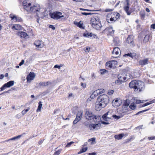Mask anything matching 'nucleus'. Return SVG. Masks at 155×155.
<instances>
[{"label": "nucleus", "mask_w": 155, "mask_h": 155, "mask_svg": "<svg viewBox=\"0 0 155 155\" xmlns=\"http://www.w3.org/2000/svg\"><path fill=\"white\" fill-rule=\"evenodd\" d=\"M109 101V98L107 95L103 94L100 95L97 98L96 103L95 109L97 111H100L106 107Z\"/></svg>", "instance_id": "obj_1"}, {"label": "nucleus", "mask_w": 155, "mask_h": 155, "mask_svg": "<svg viewBox=\"0 0 155 155\" xmlns=\"http://www.w3.org/2000/svg\"><path fill=\"white\" fill-rule=\"evenodd\" d=\"M27 12L36 13V15L38 18H37V21L39 23V19L41 18V15L45 14V10L44 8H40L39 5H36L32 7H30L29 9L28 8L27 9Z\"/></svg>", "instance_id": "obj_2"}, {"label": "nucleus", "mask_w": 155, "mask_h": 155, "mask_svg": "<svg viewBox=\"0 0 155 155\" xmlns=\"http://www.w3.org/2000/svg\"><path fill=\"white\" fill-rule=\"evenodd\" d=\"M90 23L92 26L96 29H99L101 27L100 19L97 16L93 17L91 18Z\"/></svg>", "instance_id": "obj_3"}, {"label": "nucleus", "mask_w": 155, "mask_h": 155, "mask_svg": "<svg viewBox=\"0 0 155 155\" xmlns=\"http://www.w3.org/2000/svg\"><path fill=\"white\" fill-rule=\"evenodd\" d=\"M127 72L124 71L121 73L119 74L118 76V78L120 81L124 82L127 80V78H129L128 77H127Z\"/></svg>", "instance_id": "obj_4"}, {"label": "nucleus", "mask_w": 155, "mask_h": 155, "mask_svg": "<svg viewBox=\"0 0 155 155\" xmlns=\"http://www.w3.org/2000/svg\"><path fill=\"white\" fill-rule=\"evenodd\" d=\"M117 64V61L114 60L107 62L106 63V68L109 69L111 68H114L116 67Z\"/></svg>", "instance_id": "obj_5"}, {"label": "nucleus", "mask_w": 155, "mask_h": 155, "mask_svg": "<svg viewBox=\"0 0 155 155\" xmlns=\"http://www.w3.org/2000/svg\"><path fill=\"white\" fill-rule=\"evenodd\" d=\"M136 84L134 91L136 92L141 91L144 86L143 83L140 81H137Z\"/></svg>", "instance_id": "obj_6"}, {"label": "nucleus", "mask_w": 155, "mask_h": 155, "mask_svg": "<svg viewBox=\"0 0 155 155\" xmlns=\"http://www.w3.org/2000/svg\"><path fill=\"white\" fill-rule=\"evenodd\" d=\"M50 16L51 18L55 19H58L64 17L61 12H54L51 14Z\"/></svg>", "instance_id": "obj_7"}, {"label": "nucleus", "mask_w": 155, "mask_h": 155, "mask_svg": "<svg viewBox=\"0 0 155 155\" xmlns=\"http://www.w3.org/2000/svg\"><path fill=\"white\" fill-rule=\"evenodd\" d=\"M122 101L119 98H117L113 100L112 102V105L115 107H117L120 105Z\"/></svg>", "instance_id": "obj_8"}, {"label": "nucleus", "mask_w": 155, "mask_h": 155, "mask_svg": "<svg viewBox=\"0 0 155 155\" xmlns=\"http://www.w3.org/2000/svg\"><path fill=\"white\" fill-rule=\"evenodd\" d=\"M94 114L89 110H86L85 112V117L88 120H92Z\"/></svg>", "instance_id": "obj_9"}, {"label": "nucleus", "mask_w": 155, "mask_h": 155, "mask_svg": "<svg viewBox=\"0 0 155 155\" xmlns=\"http://www.w3.org/2000/svg\"><path fill=\"white\" fill-rule=\"evenodd\" d=\"M83 112L81 111H79L77 113L76 117L73 122V124H76L81 119L82 117Z\"/></svg>", "instance_id": "obj_10"}, {"label": "nucleus", "mask_w": 155, "mask_h": 155, "mask_svg": "<svg viewBox=\"0 0 155 155\" xmlns=\"http://www.w3.org/2000/svg\"><path fill=\"white\" fill-rule=\"evenodd\" d=\"M104 92V89H100L96 90L94 91L91 95V97L93 98L97 96L98 95L103 93Z\"/></svg>", "instance_id": "obj_11"}, {"label": "nucleus", "mask_w": 155, "mask_h": 155, "mask_svg": "<svg viewBox=\"0 0 155 155\" xmlns=\"http://www.w3.org/2000/svg\"><path fill=\"white\" fill-rule=\"evenodd\" d=\"M103 31L108 35H112L114 34V31L112 27L110 26L106 28Z\"/></svg>", "instance_id": "obj_12"}, {"label": "nucleus", "mask_w": 155, "mask_h": 155, "mask_svg": "<svg viewBox=\"0 0 155 155\" xmlns=\"http://www.w3.org/2000/svg\"><path fill=\"white\" fill-rule=\"evenodd\" d=\"M126 5L124 7V9L127 13V15H129L131 13V11H129L130 4L129 0H126Z\"/></svg>", "instance_id": "obj_13"}, {"label": "nucleus", "mask_w": 155, "mask_h": 155, "mask_svg": "<svg viewBox=\"0 0 155 155\" xmlns=\"http://www.w3.org/2000/svg\"><path fill=\"white\" fill-rule=\"evenodd\" d=\"M101 124L100 123L96 124H91L89 127L90 129L92 130L95 129L97 130L100 128Z\"/></svg>", "instance_id": "obj_14"}, {"label": "nucleus", "mask_w": 155, "mask_h": 155, "mask_svg": "<svg viewBox=\"0 0 155 155\" xmlns=\"http://www.w3.org/2000/svg\"><path fill=\"white\" fill-rule=\"evenodd\" d=\"M35 77V74L32 72H31L27 76L26 78L27 81L28 82H30L31 80H33Z\"/></svg>", "instance_id": "obj_15"}, {"label": "nucleus", "mask_w": 155, "mask_h": 155, "mask_svg": "<svg viewBox=\"0 0 155 155\" xmlns=\"http://www.w3.org/2000/svg\"><path fill=\"white\" fill-rule=\"evenodd\" d=\"M109 113L110 112H108L102 116V117L104 120L105 121H108L111 118L112 116L110 115Z\"/></svg>", "instance_id": "obj_16"}, {"label": "nucleus", "mask_w": 155, "mask_h": 155, "mask_svg": "<svg viewBox=\"0 0 155 155\" xmlns=\"http://www.w3.org/2000/svg\"><path fill=\"white\" fill-rule=\"evenodd\" d=\"M31 3H28L26 1H24L23 2V5L24 6V8L27 11V9H29Z\"/></svg>", "instance_id": "obj_17"}, {"label": "nucleus", "mask_w": 155, "mask_h": 155, "mask_svg": "<svg viewBox=\"0 0 155 155\" xmlns=\"http://www.w3.org/2000/svg\"><path fill=\"white\" fill-rule=\"evenodd\" d=\"M83 36L85 37H87L88 38H95L96 37V35L93 34L92 33L86 32L84 33L83 35Z\"/></svg>", "instance_id": "obj_18"}, {"label": "nucleus", "mask_w": 155, "mask_h": 155, "mask_svg": "<svg viewBox=\"0 0 155 155\" xmlns=\"http://www.w3.org/2000/svg\"><path fill=\"white\" fill-rule=\"evenodd\" d=\"M25 133H24L23 134H21L15 137H13V138H10L8 140H6L4 142H8L10 140H15L17 139H18L20 138L21 137H22L24 135H25Z\"/></svg>", "instance_id": "obj_19"}, {"label": "nucleus", "mask_w": 155, "mask_h": 155, "mask_svg": "<svg viewBox=\"0 0 155 155\" xmlns=\"http://www.w3.org/2000/svg\"><path fill=\"white\" fill-rule=\"evenodd\" d=\"M113 43L115 46H119L121 44L119 38L117 37H115L114 38Z\"/></svg>", "instance_id": "obj_20"}, {"label": "nucleus", "mask_w": 155, "mask_h": 155, "mask_svg": "<svg viewBox=\"0 0 155 155\" xmlns=\"http://www.w3.org/2000/svg\"><path fill=\"white\" fill-rule=\"evenodd\" d=\"M17 35L20 36L21 38H25L28 36L27 34L23 31H18L17 33Z\"/></svg>", "instance_id": "obj_21"}, {"label": "nucleus", "mask_w": 155, "mask_h": 155, "mask_svg": "<svg viewBox=\"0 0 155 155\" xmlns=\"http://www.w3.org/2000/svg\"><path fill=\"white\" fill-rule=\"evenodd\" d=\"M137 82V81L136 80H134L130 82L129 84V86L130 88H134V90H135V88L136 87H135L136 86V83Z\"/></svg>", "instance_id": "obj_22"}, {"label": "nucleus", "mask_w": 155, "mask_h": 155, "mask_svg": "<svg viewBox=\"0 0 155 155\" xmlns=\"http://www.w3.org/2000/svg\"><path fill=\"white\" fill-rule=\"evenodd\" d=\"M148 58H146L142 60H140L139 61V64L140 65H144L148 64Z\"/></svg>", "instance_id": "obj_23"}, {"label": "nucleus", "mask_w": 155, "mask_h": 155, "mask_svg": "<svg viewBox=\"0 0 155 155\" xmlns=\"http://www.w3.org/2000/svg\"><path fill=\"white\" fill-rule=\"evenodd\" d=\"M120 52V51L119 48L118 47H115L114 48L112 51V54L118 55Z\"/></svg>", "instance_id": "obj_24"}, {"label": "nucleus", "mask_w": 155, "mask_h": 155, "mask_svg": "<svg viewBox=\"0 0 155 155\" xmlns=\"http://www.w3.org/2000/svg\"><path fill=\"white\" fill-rule=\"evenodd\" d=\"M11 18L12 20L14 19L15 21L21 22L22 21V19L21 17L16 15H14L13 16H11Z\"/></svg>", "instance_id": "obj_25"}, {"label": "nucleus", "mask_w": 155, "mask_h": 155, "mask_svg": "<svg viewBox=\"0 0 155 155\" xmlns=\"http://www.w3.org/2000/svg\"><path fill=\"white\" fill-rule=\"evenodd\" d=\"M93 117L92 120H94L95 122H99L100 121L101 117L100 116H95L94 115Z\"/></svg>", "instance_id": "obj_26"}, {"label": "nucleus", "mask_w": 155, "mask_h": 155, "mask_svg": "<svg viewBox=\"0 0 155 155\" xmlns=\"http://www.w3.org/2000/svg\"><path fill=\"white\" fill-rule=\"evenodd\" d=\"M21 28L22 27L20 25L16 24L14 25L13 26H12V28L13 29L16 30H20L21 29Z\"/></svg>", "instance_id": "obj_27"}, {"label": "nucleus", "mask_w": 155, "mask_h": 155, "mask_svg": "<svg viewBox=\"0 0 155 155\" xmlns=\"http://www.w3.org/2000/svg\"><path fill=\"white\" fill-rule=\"evenodd\" d=\"M124 136V134H121L118 135H116L114 136V138L117 140H120L122 139L123 137Z\"/></svg>", "instance_id": "obj_28"}, {"label": "nucleus", "mask_w": 155, "mask_h": 155, "mask_svg": "<svg viewBox=\"0 0 155 155\" xmlns=\"http://www.w3.org/2000/svg\"><path fill=\"white\" fill-rule=\"evenodd\" d=\"M14 81H10L6 83L5 84V86L7 87H9L14 85Z\"/></svg>", "instance_id": "obj_29"}, {"label": "nucleus", "mask_w": 155, "mask_h": 155, "mask_svg": "<svg viewBox=\"0 0 155 155\" xmlns=\"http://www.w3.org/2000/svg\"><path fill=\"white\" fill-rule=\"evenodd\" d=\"M51 84V83L50 81H47V82H40L39 85L42 86H46Z\"/></svg>", "instance_id": "obj_30"}, {"label": "nucleus", "mask_w": 155, "mask_h": 155, "mask_svg": "<svg viewBox=\"0 0 155 155\" xmlns=\"http://www.w3.org/2000/svg\"><path fill=\"white\" fill-rule=\"evenodd\" d=\"M127 56L131 57L132 58H133L134 57L136 58L135 57L136 56V55L135 53H130L125 54L124 55V56L126 57Z\"/></svg>", "instance_id": "obj_31"}, {"label": "nucleus", "mask_w": 155, "mask_h": 155, "mask_svg": "<svg viewBox=\"0 0 155 155\" xmlns=\"http://www.w3.org/2000/svg\"><path fill=\"white\" fill-rule=\"evenodd\" d=\"M133 39L132 36H129L127 39V42L128 43H130L133 42Z\"/></svg>", "instance_id": "obj_32"}, {"label": "nucleus", "mask_w": 155, "mask_h": 155, "mask_svg": "<svg viewBox=\"0 0 155 155\" xmlns=\"http://www.w3.org/2000/svg\"><path fill=\"white\" fill-rule=\"evenodd\" d=\"M34 44L36 47L41 48V41H36L35 42Z\"/></svg>", "instance_id": "obj_33"}, {"label": "nucleus", "mask_w": 155, "mask_h": 155, "mask_svg": "<svg viewBox=\"0 0 155 155\" xmlns=\"http://www.w3.org/2000/svg\"><path fill=\"white\" fill-rule=\"evenodd\" d=\"M87 149V147H86L84 148H82L80 151L78 153V154H81L82 153L86 152Z\"/></svg>", "instance_id": "obj_34"}, {"label": "nucleus", "mask_w": 155, "mask_h": 155, "mask_svg": "<svg viewBox=\"0 0 155 155\" xmlns=\"http://www.w3.org/2000/svg\"><path fill=\"white\" fill-rule=\"evenodd\" d=\"M146 101L147 100H140L136 99L134 100V103H136L137 104H139L141 103H143Z\"/></svg>", "instance_id": "obj_35"}, {"label": "nucleus", "mask_w": 155, "mask_h": 155, "mask_svg": "<svg viewBox=\"0 0 155 155\" xmlns=\"http://www.w3.org/2000/svg\"><path fill=\"white\" fill-rule=\"evenodd\" d=\"M155 102V100H153L152 101H150L149 102H147L144 104H143V105H142L141 106L142 107H144L146 106H147V105H149V104L152 103H153Z\"/></svg>", "instance_id": "obj_36"}, {"label": "nucleus", "mask_w": 155, "mask_h": 155, "mask_svg": "<svg viewBox=\"0 0 155 155\" xmlns=\"http://www.w3.org/2000/svg\"><path fill=\"white\" fill-rule=\"evenodd\" d=\"M76 25L78 27H79L80 28L83 29H84V27L83 26V23H81V21L79 22H78Z\"/></svg>", "instance_id": "obj_37"}, {"label": "nucleus", "mask_w": 155, "mask_h": 155, "mask_svg": "<svg viewBox=\"0 0 155 155\" xmlns=\"http://www.w3.org/2000/svg\"><path fill=\"white\" fill-rule=\"evenodd\" d=\"M39 105L38 107V109L37 110V111H41V108L42 106V104H41V101H40L39 102Z\"/></svg>", "instance_id": "obj_38"}, {"label": "nucleus", "mask_w": 155, "mask_h": 155, "mask_svg": "<svg viewBox=\"0 0 155 155\" xmlns=\"http://www.w3.org/2000/svg\"><path fill=\"white\" fill-rule=\"evenodd\" d=\"M150 35H146L143 39V41L145 42H147L149 40Z\"/></svg>", "instance_id": "obj_39"}, {"label": "nucleus", "mask_w": 155, "mask_h": 155, "mask_svg": "<svg viewBox=\"0 0 155 155\" xmlns=\"http://www.w3.org/2000/svg\"><path fill=\"white\" fill-rule=\"evenodd\" d=\"M136 106L134 104V103H131L130 106H129V107L131 109L134 110L136 108Z\"/></svg>", "instance_id": "obj_40"}, {"label": "nucleus", "mask_w": 155, "mask_h": 155, "mask_svg": "<svg viewBox=\"0 0 155 155\" xmlns=\"http://www.w3.org/2000/svg\"><path fill=\"white\" fill-rule=\"evenodd\" d=\"M90 124V121H87L84 123V124L87 127H89Z\"/></svg>", "instance_id": "obj_41"}, {"label": "nucleus", "mask_w": 155, "mask_h": 155, "mask_svg": "<svg viewBox=\"0 0 155 155\" xmlns=\"http://www.w3.org/2000/svg\"><path fill=\"white\" fill-rule=\"evenodd\" d=\"M95 138L93 137V138H91L88 139V142L91 141V144H94V143H93V142L95 141Z\"/></svg>", "instance_id": "obj_42"}, {"label": "nucleus", "mask_w": 155, "mask_h": 155, "mask_svg": "<svg viewBox=\"0 0 155 155\" xmlns=\"http://www.w3.org/2000/svg\"><path fill=\"white\" fill-rule=\"evenodd\" d=\"M61 150V149L58 150L54 152V155H59L60 154Z\"/></svg>", "instance_id": "obj_43"}, {"label": "nucleus", "mask_w": 155, "mask_h": 155, "mask_svg": "<svg viewBox=\"0 0 155 155\" xmlns=\"http://www.w3.org/2000/svg\"><path fill=\"white\" fill-rule=\"evenodd\" d=\"M130 104V101L128 99L126 100L125 103L124 105L126 106H128Z\"/></svg>", "instance_id": "obj_44"}, {"label": "nucleus", "mask_w": 155, "mask_h": 155, "mask_svg": "<svg viewBox=\"0 0 155 155\" xmlns=\"http://www.w3.org/2000/svg\"><path fill=\"white\" fill-rule=\"evenodd\" d=\"M149 110V109H147L145 110H142V111H140L138 112L136 114V115H138L139 114H140L141 113H143V112H146V111H147L148 110Z\"/></svg>", "instance_id": "obj_45"}, {"label": "nucleus", "mask_w": 155, "mask_h": 155, "mask_svg": "<svg viewBox=\"0 0 155 155\" xmlns=\"http://www.w3.org/2000/svg\"><path fill=\"white\" fill-rule=\"evenodd\" d=\"M112 117L114 118L115 119H118L120 118L121 117L120 116H117L116 115H113L112 116Z\"/></svg>", "instance_id": "obj_46"}, {"label": "nucleus", "mask_w": 155, "mask_h": 155, "mask_svg": "<svg viewBox=\"0 0 155 155\" xmlns=\"http://www.w3.org/2000/svg\"><path fill=\"white\" fill-rule=\"evenodd\" d=\"M7 87L5 84H4L2 87L0 88V91H2L4 90L5 88Z\"/></svg>", "instance_id": "obj_47"}, {"label": "nucleus", "mask_w": 155, "mask_h": 155, "mask_svg": "<svg viewBox=\"0 0 155 155\" xmlns=\"http://www.w3.org/2000/svg\"><path fill=\"white\" fill-rule=\"evenodd\" d=\"M74 143L73 142H71L69 143H68L66 146V147H69L71 145Z\"/></svg>", "instance_id": "obj_48"}, {"label": "nucleus", "mask_w": 155, "mask_h": 155, "mask_svg": "<svg viewBox=\"0 0 155 155\" xmlns=\"http://www.w3.org/2000/svg\"><path fill=\"white\" fill-rule=\"evenodd\" d=\"M114 91L113 90H110L108 91V94L109 95H111L113 94Z\"/></svg>", "instance_id": "obj_49"}, {"label": "nucleus", "mask_w": 155, "mask_h": 155, "mask_svg": "<svg viewBox=\"0 0 155 155\" xmlns=\"http://www.w3.org/2000/svg\"><path fill=\"white\" fill-rule=\"evenodd\" d=\"M81 86L84 88H85L86 87V85L85 83L81 82Z\"/></svg>", "instance_id": "obj_50"}, {"label": "nucleus", "mask_w": 155, "mask_h": 155, "mask_svg": "<svg viewBox=\"0 0 155 155\" xmlns=\"http://www.w3.org/2000/svg\"><path fill=\"white\" fill-rule=\"evenodd\" d=\"M81 14L83 15H91V13H87L85 12H82L81 13Z\"/></svg>", "instance_id": "obj_51"}, {"label": "nucleus", "mask_w": 155, "mask_h": 155, "mask_svg": "<svg viewBox=\"0 0 155 155\" xmlns=\"http://www.w3.org/2000/svg\"><path fill=\"white\" fill-rule=\"evenodd\" d=\"M113 9H109V8H107L105 9V12H111L113 11Z\"/></svg>", "instance_id": "obj_52"}, {"label": "nucleus", "mask_w": 155, "mask_h": 155, "mask_svg": "<svg viewBox=\"0 0 155 155\" xmlns=\"http://www.w3.org/2000/svg\"><path fill=\"white\" fill-rule=\"evenodd\" d=\"M24 62H25V61L24 60H22L21 62L19 63V66H21V65H23L24 63Z\"/></svg>", "instance_id": "obj_53"}, {"label": "nucleus", "mask_w": 155, "mask_h": 155, "mask_svg": "<svg viewBox=\"0 0 155 155\" xmlns=\"http://www.w3.org/2000/svg\"><path fill=\"white\" fill-rule=\"evenodd\" d=\"M84 50L86 52H88L90 51V48L89 47H86V50Z\"/></svg>", "instance_id": "obj_54"}, {"label": "nucleus", "mask_w": 155, "mask_h": 155, "mask_svg": "<svg viewBox=\"0 0 155 155\" xmlns=\"http://www.w3.org/2000/svg\"><path fill=\"white\" fill-rule=\"evenodd\" d=\"M49 27L50 28H52L53 30H54L55 29V27H54V26L51 25H49Z\"/></svg>", "instance_id": "obj_55"}, {"label": "nucleus", "mask_w": 155, "mask_h": 155, "mask_svg": "<svg viewBox=\"0 0 155 155\" xmlns=\"http://www.w3.org/2000/svg\"><path fill=\"white\" fill-rule=\"evenodd\" d=\"M15 117L17 118H20L21 117V114H17L16 115Z\"/></svg>", "instance_id": "obj_56"}, {"label": "nucleus", "mask_w": 155, "mask_h": 155, "mask_svg": "<svg viewBox=\"0 0 155 155\" xmlns=\"http://www.w3.org/2000/svg\"><path fill=\"white\" fill-rule=\"evenodd\" d=\"M80 10H83V11H91V10L88 9H84L82 8H80Z\"/></svg>", "instance_id": "obj_57"}, {"label": "nucleus", "mask_w": 155, "mask_h": 155, "mask_svg": "<svg viewBox=\"0 0 155 155\" xmlns=\"http://www.w3.org/2000/svg\"><path fill=\"white\" fill-rule=\"evenodd\" d=\"M154 139H155V137H148V139L149 140H153Z\"/></svg>", "instance_id": "obj_58"}, {"label": "nucleus", "mask_w": 155, "mask_h": 155, "mask_svg": "<svg viewBox=\"0 0 155 155\" xmlns=\"http://www.w3.org/2000/svg\"><path fill=\"white\" fill-rule=\"evenodd\" d=\"M27 112V111H25V110H24L22 111L21 113L23 114V115H24L26 114Z\"/></svg>", "instance_id": "obj_59"}, {"label": "nucleus", "mask_w": 155, "mask_h": 155, "mask_svg": "<svg viewBox=\"0 0 155 155\" xmlns=\"http://www.w3.org/2000/svg\"><path fill=\"white\" fill-rule=\"evenodd\" d=\"M151 28L153 29H155V23L151 25Z\"/></svg>", "instance_id": "obj_60"}, {"label": "nucleus", "mask_w": 155, "mask_h": 155, "mask_svg": "<svg viewBox=\"0 0 155 155\" xmlns=\"http://www.w3.org/2000/svg\"><path fill=\"white\" fill-rule=\"evenodd\" d=\"M54 68H58L59 69H60V66L57 64H56L54 66Z\"/></svg>", "instance_id": "obj_61"}, {"label": "nucleus", "mask_w": 155, "mask_h": 155, "mask_svg": "<svg viewBox=\"0 0 155 155\" xmlns=\"http://www.w3.org/2000/svg\"><path fill=\"white\" fill-rule=\"evenodd\" d=\"M4 75L3 74L0 75V79H2L4 78Z\"/></svg>", "instance_id": "obj_62"}, {"label": "nucleus", "mask_w": 155, "mask_h": 155, "mask_svg": "<svg viewBox=\"0 0 155 155\" xmlns=\"http://www.w3.org/2000/svg\"><path fill=\"white\" fill-rule=\"evenodd\" d=\"M96 154V153L95 152L90 153H88L89 155H95Z\"/></svg>", "instance_id": "obj_63"}, {"label": "nucleus", "mask_w": 155, "mask_h": 155, "mask_svg": "<svg viewBox=\"0 0 155 155\" xmlns=\"http://www.w3.org/2000/svg\"><path fill=\"white\" fill-rule=\"evenodd\" d=\"M142 126H143V125H141V126H138L137 127H136V129H141V128Z\"/></svg>", "instance_id": "obj_64"}]
</instances>
